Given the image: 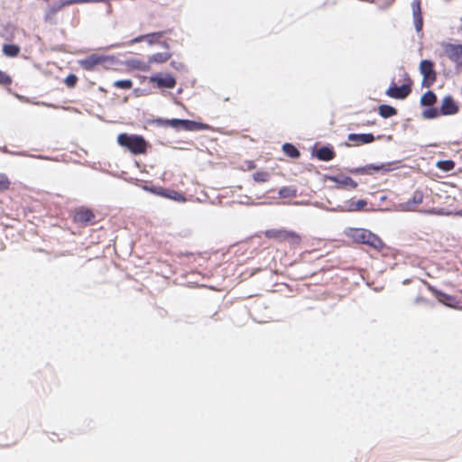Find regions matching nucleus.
<instances>
[{
    "label": "nucleus",
    "instance_id": "obj_4",
    "mask_svg": "<svg viewBox=\"0 0 462 462\" xmlns=\"http://www.w3.org/2000/svg\"><path fill=\"white\" fill-rule=\"evenodd\" d=\"M411 79L407 74H405L404 83L400 87H397L393 83L386 90V95L392 98L404 99L411 92Z\"/></svg>",
    "mask_w": 462,
    "mask_h": 462
},
{
    "label": "nucleus",
    "instance_id": "obj_16",
    "mask_svg": "<svg viewBox=\"0 0 462 462\" xmlns=\"http://www.w3.org/2000/svg\"><path fill=\"white\" fill-rule=\"evenodd\" d=\"M393 163L387 162V163H381V164H368L363 167L360 171L365 174H374V172L383 171L387 172L392 171Z\"/></svg>",
    "mask_w": 462,
    "mask_h": 462
},
{
    "label": "nucleus",
    "instance_id": "obj_1",
    "mask_svg": "<svg viewBox=\"0 0 462 462\" xmlns=\"http://www.w3.org/2000/svg\"><path fill=\"white\" fill-rule=\"evenodd\" d=\"M346 236L356 243L367 245L379 252L385 247L378 236L365 228H348Z\"/></svg>",
    "mask_w": 462,
    "mask_h": 462
},
{
    "label": "nucleus",
    "instance_id": "obj_9",
    "mask_svg": "<svg viewBox=\"0 0 462 462\" xmlns=\"http://www.w3.org/2000/svg\"><path fill=\"white\" fill-rule=\"evenodd\" d=\"M445 55L453 62L462 66V45L446 43L443 45Z\"/></svg>",
    "mask_w": 462,
    "mask_h": 462
},
{
    "label": "nucleus",
    "instance_id": "obj_21",
    "mask_svg": "<svg viewBox=\"0 0 462 462\" xmlns=\"http://www.w3.org/2000/svg\"><path fill=\"white\" fill-rule=\"evenodd\" d=\"M437 101V96L434 92L429 90L420 97V104L424 106H430Z\"/></svg>",
    "mask_w": 462,
    "mask_h": 462
},
{
    "label": "nucleus",
    "instance_id": "obj_8",
    "mask_svg": "<svg viewBox=\"0 0 462 462\" xmlns=\"http://www.w3.org/2000/svg\"><path fill=\"white\" fill-rule=\"evenodd\" d=\"M107 61V57L98 54H91L79 61L80 67L86 70H93L99 65Z\"/></svg>",
    "mask_w": 462,
    "mask_h": 462
},
{
    "label": "nucleus",
    "instance_id": "obj_36",
    "mask_svg": "<svg viewBox=\"0 0 462 462\" xmlns=\"http://www.w3.org/2000/svg\"><path fill=\"white\" fill-rule=\"evenodd\" d=\"M366 201L364 200V199H359L357 200L356 202L355 203H352L351 204V207H352V209L353 210H361L363 208H365L366 206Z\"/></svg>",
    "mask_w": 462,
    "mask_h": 462
},
{
    "label": "nucleus",
    "instance_id": "obj_11",
    "mask_svg": "<svg viewBox=\"0 0 462 462\" xmlns=\"http://www.w3.org/2000/svg\"><path fill=\"white\" fill-rule=\"evenodd\" d=\"M375 140L373 134H349L347 135V141L349 142L347 146H359L363 144L371 143Z\"/></svg>",
    "mask_w": 462,
    "mask_h": 462
},
{
    "label": "nucleus",
    "instance_id": "obj_15",
    "mask_svg": "<svg viewBox=\"0 0 462 462\" xmlns=\"http://www.w3.org/2000/svg\"><path fill=\"white\" fill-rule=\"evenodd\" d=\"M423 192L421 190H416L412 194V198L402 204V208L408 211L416 210L419 205L423 201Z\"/></svg>",
    "mask_w": 462,
    "mask_h": 462
},
{
    "label": "nucleus",
    "instance_id": "obj_19",
    "mask_svg": "<svg viewBox=\"0 0 462 462\" xmlns=\"http://www.w3.org/2000/svg\"><path fill=\"white\" fill-rule=\"evenodd\" d=\"M171 57L170 52H158L149 57L148 63H163L169 60Z\"/></svg>",
    "mask_w": 462,
    "mask_h": 462
},
{
    "label": "nucleus",
    "instance_id": "obj_22",
    "mask_svg": "<svg viewBox=\"0 0 462 462\" xmlns=\"http://www.w3.org/2000/svg\"><path fill=\"white\" fill-rule=\"evenodd\" d=\"M379 115L383 118H389L397 114V110L389 105H381L378 107Z\"/></svg>",
    "mask_w": 462,
    "mask_h": 462
},
{
    "label": "nucleus",
    "instance_id": "obj_33",
    "mask_svg": "<svg viewBox=\"0 0 462 462\" xmlns=\"http://www.w3.org/2000/svg\"><path fill=\"white\" fill-rule=\"evenodd\" d=\"M133 67L142 71H147L150 69V64L141 60H133Z\"/></svg>",
    "mask_w": 462,
    "mask_h": 462
},
{
    "label": "nucleus",
    "instance_id": "obj_27",
    "mask_svg": "<svg viewBox=\"0 0 462 462\" xmlns=\"http://www.w3.org/2000/svg\"><path fill=\"white\" fill-rule=\"evenodd\" d=\"M282 151L287 156L291 158H299L300 154L299 150L293 144L289 143H286L282 145Z\"/></svg>",
    "mask_w": 462,
    "mask_h": 462
},
{
    "label": "nucleus",
    "instance_id": "obj_5",
    "mask_svg": "<svg viewBox=\"0 0 462 462\" xmlns=\"http://www.w3.org/2000/svg\"><path fill=\"white\" fill-rule=\"evenodd\" d=\"M420 72L422 74V87L430 88L437 80V72L434 63L429 60H423L420 63Z\"/></svg>",
    "mask_w": 462,
    "mask_h": 462
},
{
    "label": "nucleus",
    "instance_id": "obj_31",
    "mask_svg": "<svg viewBox=\"0 0 462 462\" xmlns=\"http://www.w3.org/2000/svg\"><path fill=\"white\" fill-rule=\"evenodd\" d=\"M439 116H441V114L439 113V109H438L436 107H431V108L426 109L423 112V116L425 118H429V119L436 118Z\"/></svg>",
    "mask_w": 462,
    "mask_h": 462
},
{
    "label": "nucleus",
    "instance_id": "obj_3",
    "mask_svg": "<svg viewBox=\"0 0 462 462\" xmlns=\"http://www.w3.org/2000/svg\"><path fill=\"white\" fill-rule=\"evenodd\" d=\"M265 237L273 239L278 243H287L291 246H298L301 243V236L292 230L268 229L264 232Z\"/></svg>",
    "mask_w": 462,
    "mask_h": 462
},
{
    "label": "nucleus",
    "instance_id": "obj_37",
    "mask_svg": "<svg viewBox=\"0 0 462 462\" xmlns=\"http://www.w3.org/2000/svg\"><path fill=\"white\" fill-rule=\"evenodd\" d=\"M414 302L416 304H427V303H429V300L426 298L422 297L421 295H418L416 297Z\"/></svg>",
    "mask_w": 462,
    "mask_h": 462
},
{
    "label": "nucleus",
    "instance_id": "obj_23",
    "mask_svg": "<svg viewBox=\"0 0 462 462\" xmlns=\"http://www.w3.org/2000/svg\"><path fill=\"white\" fill-rule=\"evenodd\" d=\"M184 119H157V122L163 126H171L172 128H181Z\"/></svg>",
    "mask_w": 462,
    "mask_h": 462
},
{
    "label": "nucleus",
    "instance_id": "obj_25",
    "mask_svg": "<svg viewBox=\"0 0 462 462\" xmlns=\"http://www.w3.org/2000/svg\"><path fill=\"white\" fill-rule=\"evenodd\" d=\"M280 198L283 199H292L297 196V189L290 186V187H282L279 189Z\"/></svg>",
    "mask_w": 462,
    "mask_h": 462
},
{
    "label": "nucleus",
    "instance_id": "obj_7",
    "mask_svg": "<svg viewBox=\"0 0 462 462\" xmlns=\"http://www.w3.org/2000/svg\"><path fill=\"white\" fill-rule=\"evenodd\" d=\"M172 30H165L156 32H152L144 35H140L133 40V42H140L142 41H146L148 44L152 45L155 43L162 44L165 48H169V45L166 43V42H162V39L164 37V35L171 33Z\"/></svg>",
    "mask_w": 462,
    "mask_h": 462
},
{
    "label": "nucleus",
    "instance_id": "obj_34",
    "mask_svg": "<svg viewBox=\"0 0 462 462\" xmlns=\"http://www.w3.org/2000/svg\"><path fill=\"white\" fill-rule=\"evenodd\" d=\"M64 82L69 88H74L78 82V77L75 74H69L66 77Z\"/></svg>",
    "mask_w": 462,
    "mask_h": 462
},
{
    "label": "nucleus",
    "instance_id": "obj_20",
    "mask_svg": "<svg viewBox=\"0 0 462 462\" xmlns=\"http://www.w3.org/2000/svg\"><path fill=\"white\" fill-rule=\"evenodd\" d=\"M20 47L16 44H4L3 45V53L11 58H14L20 53Z\"/></svg>",
    "mask_w": 462,
    "mask_h": 462
},
{
    "label": "nucleus",
    "instance_id": "obj_10",
    "mask_svg": "<svg viewBox=\"0 0 462 462\" xmlns=\"http://www.w3.org/2000/svg\"><path fill=\"white\" fill-rule=\"evenodd\" d=\"M459 112V106L455 101L453 97L446 96L443 97L439 113L441 116H453Z\"/></svg>",
    "mask_w": 462,
    "mask_h": 462
},
{
    "label": "nucleus",
    "instance_id": "obj_18",
    "mask_svg": "<svg viewBox=\"0 0 462 462\" xmlns=\"http://www.w3.org/2000/svg\"><path fill=\"white\" fill-rule=\"evenodd\" d=\"M182 129L185 131H202L209 130L210 126L204 123L184 119Z\"/></svg>",
    "mask_w": 462,
    "mask_h": 462
},
{
    "label": "nucleus",
    "instance_id": "obj_35",
    "mask_svg": "<svg viewBox=\"0 0 462 462\" xmlns=\"http://www.w3.org/2000/svg\"><path fill=\"white\" fill-rule=\"evenodd\" d=\"M12 83V79L9 75L0 70V85L8 86Z\"/></svg>",
    "mask_w": 462,
    "mask_h": 462
},
{
    "label": "nucleus",
    "instance_id": "obj_30",
    "mask_svg": "<svg viewBox=\"0 0 462 462\" xmlns=\"http://www.w3.org/2000/svg\"><path fill=\"white\" fill-rule=\"evenodd\" d=\"M114 87L123 89H130L133 87V81L131 79H121L114 82Z\"/></svg>",
    "mask_w": 462,
    "mask_h": 462
},
{
    "label": "nucleus",
    "instance_id": "obj_24",
    "mask_svg": "<svg viewBox=\"0 0 462 462\" xmlns=\"http://www.w3.org/2000/svg\"><path fill=\"white\" fill-rule=\"evenodd\" d=\"M106 0H65L63 1L60 5L53 8V12H57L60 10L62 7L76 4H85V3H99V2H105Z\"/></svg>",
    "mask_w": 462,
    "mask_h": 462
},
{
    "label": "nucleus",
    "instance_id": "obj_26",
    "mask_svg": "<svg viewBox=\"0 0 462 462\" xmlns=\"http://www.w3.org/2000/svg\"><path fill=\"white\" fill-rule=\"evenodd\" d=\"M160 194L165 198L173 199L175 201H185L184 196L181 193L173 189H164Z\"/></svg>",
    "mask_w": 462,
    "mask_h": 462
},
{
    "label": "nucleus",
    "instance_id": "obj_12",
    "mask_svg": "<svg viewBox=\"0 0 462 462\" xmlns=\"http://www.w3.org/2000/svg\"><path fill=\"white\" fill-rule=\"evenodd\" d=\"M328 180L337 184V188L355 189L357 187V182L349 176L337 175L330 176Z\"/></svg>",
    "mask_w": 462,
    "mask_h": 462
},
{
    "label": "nucleus",
    "instance_id": "obj_2",
    "mask_svg": "<svg viewBox=\"0 0 462 462\" xmlns=\"http://www.w3.org/2000/svg\"><path fill=\"white\" fill-rule=\"evenodd\" d=\"M117 143L133 154H143L147 152L148 142L137 134H120L117 136Z\"/></svg>",
    "mask_w": 462,
    "mask_h": 462
},
{
    "label": "nucleus",
    "instance_id": "obj_38",
    "mask_svg": "<svg viewBox=\"0 0 462 462\" xmlns=\"http://www.w3.org/2000/svg\"><path fill=\"white\" fill-rule=\"evenodd\" d=\"M249 168H254V164H249Z\"/></svg>",
    "mask_w": 462,
    "mask_h": 462
},
{
    "label": "nucleus",
    "instance_id": "obj_28",
    "mask_svg": "<svg viewBox=\"0 0 462 462\" xmlns=\"http://www.w3.org/2000/svg\"><path fill=\"white\" fill-rule=\"evenodd\" d=\"M455 165H456V163L452 160L439 161L436 163L437 168L443 171H452L455 168Z\"/></svg>",
    "mask_w": 462,
    "mask_h": 462
},
{
    "label": "nucleus",
    "instance_id": "obj_13",
    "mask_svg": "<svg viewBox=\"0 0 462 462\" xmlns=\"http://www.w3.org/2000/svg\"><path fill=\"white\" fill-rule=\"evenodd\" d=\"M414 26L417 32L421 31L423 26V18L421 12V0H413L411 3Z\"/></svg>",
    "mask_w": 462,
    "mask_h": 462
},
{
    "label": "nucleus",
    "instance_id": "obj_32",
    "mask_svg": "<svg viewBox=\"0 0 462 462\" xmlns=\"http://www.w3.org/2000/svg\"><path fill=\"white\" fill-rule=\"evenodd\" d=\"M10 180L5 174L0 173V192L9 189Z\"/></svg>",
    "mask_w": 462,
    "mask_h": 462
},
{
    "label": "nucleus",
    "instance_id": "obj_17",
    "mask_svg": "<svg viewBox=\"0 0 462 462\" xmlns=\"http://www.w3.org/2000/svg\"><path fill=\"white\" fill-rule=\"evenodd\" d=\"M315 156L323 162H329L336 157V152L332 147L323 146L315 151Z\"/></svg>",
    "mask_w": 462,
    "mask_h": 462
},
{
    "label": "nucleus",
    "instance_id": "obj_14",
    "mask_svg": "<svg viewBox=\"0 0 462 462\" xmlns=\"http://www.w3.org/2000/svg\"><path fill=\"white\" fill-rule=\"evenodd\" d=\"M150 80L151 82L156 83L159 88H173L176 86V79L170 74H166L163 77L152 76Z\"/></svg>",
    "mask_w": 462,
    "mask_h": 462
},
{
    "label": "nucleus",
    "instance_id": "obj_6",
    "mask_svg": "<svg viewBox=\"0 0 462 462\" xmlns=\"http://www.w3.org/2000/svg\"><path fill=\"white\" fill-rule=\"evenodd\" d=\"M95 218L96 216L94 212L86 207H79L75 208L72 215L73 221L81 226L95 224Z\"/></svg>",
    "mask_w": 462,
    "mask_h": 462
},
{
    "label": "nucleus",
    "instance_id": "obj_29",
    "mask_svg": "<svg viewBox=\"0 0 462 462\" xmlns=\"http://www.w3.org/2000/svg\"><path fill=\"white\" fill-rule=\"evenodd\" d=\"M253 179L256 182H266L270 180V174L267 171H256L253 174Z\"/></svg>",
    "mask_w": 462,
    "mask_h": 462
},
{
    "label": "nucleus",
    "instance_id": "obj_39",
    "mask_svg": "<svg viewBox=\"0 0 462 462\" xmlns=\"http://www.w3.org/2000/svg\"><path fill=\"white\" fill-rule=\"evenodd\" d=\"M371 125L370 123L364 124V125Z\"/></svg>",
    "mask_w": 462,
    "mask_h": 462
}]
</instances>
